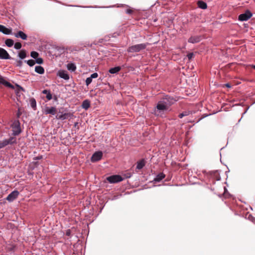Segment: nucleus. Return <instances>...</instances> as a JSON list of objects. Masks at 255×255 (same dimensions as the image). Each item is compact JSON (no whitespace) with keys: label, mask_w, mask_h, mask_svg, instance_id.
Masks as SVG:
<instances>
[{"label":"nucleus","mask_w":255,"mask_h":255,"mask_svg":"<svg viewBox=\"0 0 255 255\" xmlns=\"http://www.w3.org/2000/svg\"><path fill=\"white\" fill-rule=\"evenodd\" d=\"M25 62L27 63V64L29 66H33L35 63V61L33 60H25Z\"/></svg>","instance_id":"27"},{"label":"nucleus","mask_w":255,"mask_h":255,"mask_svg":"<svg viewBox=\"0 0 255 255\" xmlns=\"http://www.w3.org/2000/svg\"><path fill=\"white\" fill-rule=\"evenodd\" d=\"M0 84H2L6 87L13 88L14 87L9 82L5 81L2 77L0 76Z\"/></svg>","instance_id":"15"},{"label":"nucleus","mask_w":255,"mask_h":255,"mask_svg":"<svg viewBox=\"0 0 255 255\" xmlns=\"http://www.w3.org/2000/svg\"><path fill=\"white\" fill-rule=\"evenodd\" d=\"M103 156V153L101 151H97L95 152L92 157L91 161L92 162H96L100 160Z\"/></svg>","instance_id":"8"},{"label":"nucleus","mask_w":255,"mask_h":255,"mask_svg":"<svg viewBox=\"0 0 255 255\" xmlns=\"http://www.w3.org/2000/svg\"><path fill=\"white\" fill-rule=\"evenodd\" d=\"M67 68L68 70L73 72L76 69V65L73 63H69L67 65Z\"/></svg>","instance_id":"18"},{"label":"nucleus","mask_w":255,"mask_h":255,"mask_svg":"<svg viewBox=\"0 0 255 255\" xmlns=\"http://www.w3.org/2000/svg\"><path fill=\"white\" fill-rule=\"evenodd\" d=\"M107 180L111 183H115L122 181L123 178L120 175H115L107 177Z\"/></svg>","instance_id":"5"},{"label":"nucleus","mask_w":255,"mask_h":255,"mask_svg":"<svg viewBox=\"0 0 255 255\" xmlns=\"http://www.w3.org/2000/svg\"><path fill=\"white\" fill-rule=\"evenodd\" d=\"M22 65V62L20 60L17 61L16 66L18 67H21Z\"/></svg>","instance_id":"37"},{"label":"nucleus","mask_w":255,"mask_h":255,"mask_svg":"<svg viewBox=\"0 0 255 255\" xmlns=\"http://www.w3.org/2000/svg\"><path fill=\"white\" fill-rule=\"evenodd\" d=\"M187 113L184 112V113L179 114V117L180 118H182L183 117L187 116Z\"/></svg>","instance_id":"35"},{"label":"nucleus","mask_w":255,"mask_h":255,"mask_svg":"<svg viewBox=\"0 0 255 255\" xmlns=\"http://www.w3.org/2000/svg\"><path fill=\"white\" fill-rule=\"evenodd\" d=\"M132 12V10L131 9H128L127 10H126V12L128 14H131Z\"/></svg>","instance_id":"38"},{"label":"nucleus","mask_w":255,"mask_h":255,"mask_svg":"<svg viewBox=\"0 0 255 255\" xmlns=\"http://www.w3.org/2000/svg\"><path fill=\"white\" fill-rule=\"evenodd\" d=\"M10 57L7 52L4 49L0 47V59H9Z\"/></svg>","instance_id":"9"},{"label":"nucleus","mask_w":255,"mask_h":255,"mask_svg":"<svg viewBox=\"0 0 255 255\" xmlns=\"http://www.w3.org/2000/svg\"><path fill=\"white\" fill-rule=\"evenodd\" d=\"M121 70L120 67H116L114 68H111L109 70V72L111 74H115L118 73Z\"/></svg>","instance_id":"21"},{"label":"nucleus","mask_w":255,"mask_h":255,"mask_svg":"<svg viewBox=\"0 0 255 255\" xmlns=\"http://www.w3.org/2000/svg\"><path fill=\"white\" fill-rule=\"evenodd\" d=\"M15 37L17 38H21L23 40H26L27 39V35L21 31H19L17 33H14Z\"/></svg>","instance_id":"12"},{"label":"nucleus","mask_w":255,"mask_h":255,"mask_svg":"<svg viewBox=\"0 0 255 255\" xmlns=\"http://www.w3.org/2000/svg\"><path fill=\"white\" fill-rule=\"evenodd\" d=\"M44 113L46 115L51 114L52 115H55L57 112V109L55 107H46L44 109Z\"/></svg>","instance_id":"7"},{"label":"nucleus","mask_w":255,"mask_h":255,"mask_svg":"<svg viewBox=\"0 0 255 255\" xmlns=\"http://www.w3.org/2000/svg\"><path fill=\"white\" fill-rule=\"evenodd\" d=\"M90 106V101L88 100H84L82 105V107L85 109L87 110Z\"/></svg>","instance_id":"17"},{"label":"nucleus","mask_w":255,"mask_h":255,"mask_svg":"<svg viewBox=\"0 0 255 255\" xmlns=\"http://www.w3.org/2000/svg\"><path fill=\"white\" fill-rule=\"evenodd\" d=\"M16 142V138L14 137H11L8 139L0 140V149L6 146L8 144H13Z\"/></svg>","instance_id":"3"},{"label":"nucleus","mask_w":255,"mask_h":255,"mask_svg":"<svg viewBox=\"0 0 255 255\" xmlns=\"http://www.w3.org/2000/svg\"><path fill=\"white\" fill-rule=\"evenodd\" d=\"M66 234V235L70 236V230L67 231Z\"/></svg>","instance_id":"39"},{"label":"nucleus","mask_w":255,"mask_h":255,"mask_svg":"<svg viewBox=\"0 0 255 255\" xmlns=\"http://www.w3.org/2000/svg\"><path fill=\"white\" fill-rule=\"evenodd\" d=\"M58 75L60 78L65 80H68L69 79V76L67 74V72L65 71H59L58 72Z\"/></svg>","instance_id":"14"},{"label":"nucleus","mask_w":255,"mask_h":255,"mask_svg":"<svg viewBox=\"0 0 255 255\" xmlns=\"http://www.w3.org/2000/svg\"><path fill=\"white\" fill-rule=\"evenodd\" d=\"M13 134L17 135L21 132L20 123L18 121H15L11 125Z\"/></svg>","instance_id":"4"},{"label":"nucleus","mask_w":255,"mask_h":255,"mask_svg":"<svg viewBox=\"0 0 255 255\" xmlns=\"http://www.w3.org/2000/svg\"><path fill=\"white\" fill-rule=\"evenodd\" d=\"M92 81V79H91V78L90 77L87 78L86 80V85L88 86L91 83Z\"/></svg>","instance_id":"31"},{"label":"nucleus","mask_w":255,"mask_h":255,"mask_svg":"<svg viewBox=\"0 0 255 255\" xmlns=\"http://www.w3.org/2000/svg\"><path fill=\"white\" fill-rule=\"evenodd\" d=\"M19 116V113H18V117Z\"/></svg>","instance_id":"41"},{"label":"nucleus","mask_w":255,"mask_h":255,"mask_svg":"<svg viewBox=\"0 0 255 255\" xmlns=\"http://www.w3.org/2000/svg\"><path fill=\"white\" fill-rule=\"evenodd\" d=\"M98 76V75L97 73H94L91 75L90 77L91 78V79H93V78H97Z\"/></svg>","instance_id":"33"},{"label":"nucleus","mask_w":255,"mask_h":255,"mask_svg":"<svg viewBox=\"0 0 255 255\" xmlns=\"http://www.w3.org/2000/svg\"><path fill=\"white\" fill-rule=\"evenodd\" d=\"M42 93L44 94H46V98L48 100H50L52 99V95L50 93V92L49 91H48L47 90H44L43 91H42Z\"/></svg>","instance_id":"20"},{"label":"nucleus","mask_w":255,"mask_h":255,"mask_svg":"<svg viewBox=\"0 0 255 255\" xmlns=\"http://www.w3.org/2000/svg\"><path fill=\"white\" fill-rule=\"evenodd\" d=\"M201 40V37L200 36H192L189 38L188 42L191 43H196L200 42Z\"/></svg>","instance_id":"11"},{"label":"nucleus","mask_w":255,"mask_h":255,"mask_svg":"<svg viewBox=\"0 0 255 255\" xmlns=\"http://www.w3.org/2000/svg\"><path fill=\"white\" fill-rule=\"evenodd\" d=\"M30 105H31V107L34 109L35 108H36V101L35 100V99H31L30 100Z\"/></svg>","instance_id":"28"},{"label":"nucleus","mask_w":255,"mask_h":255,"mask_svg":"<svg viewBox=\"0 0 255 255\" xmlns=\"http://www.w3.org/2000/svg\"><path fill=\"white\" fill-rule=\"evenodd\" d=\"M193 55H194V54H193V53H189V54L187 55V57H188V59H189V60L193 58Z\"/></svg>","instance_id":"34"},{"label":"nucleus","mask_w":255,"mask_h":255,"mask_svg":"<svg viewBox=\"0 0 255 255\" xmlns=\"http://www.w3.org/2000/svg\"><path fill=\"white\" fill-rule=\"evenodd\" d=\"M226 86L227 87H229V88L231 87V86H230V85L229 84H226Z\"/></svg>","instance_id":"40"},{"label":"nucleus","mask_w":255,"mask_h":255,"mask_svg":"<svg viewBox=\"0 0 255 255\" xmlns=\"http://www.w3.org/2000/svg\"><path fill=\"white\" fill-rule=\"evenodd\" d=\"M254 67L255 68V65L254 66Z\"/></svg>","instance_id":"42"},{"label":"nucleus","mask_w":255,"mask_h":255,"mask_svg":"<svg viewBox=\"0 0 255 255\" xmlns=\"http://www.w3.org/2000/svg\"><path fill=\"white\" fill-rule=\"evenodd\" d=\"M169 105L165 100L158 102L154 111V114L157 116H162L164 112L168 110Z\"/></svg>","instance_id":"1"},{"label":"nucleus","mask_w":255,"mask_h":255,"mask_svg":"<svg viewBox=\"0 0 255 255\" xmlns=\"http://www.w3.org/2000/svg\"><path fill=\"white\" fill-rule=\"evenodd\" d=\"M146 44L145 43L136 44L130 46L128 48V52H138L141 50L144 49L146 48Z\"/></svg>","instance_id":"2"},{"label":"nucleus","mask_w":255,"mask_h":255,"mask_svg":"<svg viewBox=\"0 0 255 255\" xmlns=\"http://www.w3.org/2000/svg\"><path fill=\"white\" fill-rule=\"evenodd\" d=\"M164 177H165L164 174L162 173H160L156 176V177L154 178V181L155 182H159L160 180L163 179Z\"/></svg>","instance_id":"19"},{"label":"nucleus","mask_w":255,"mask_h":255,"mask_svg":"<svg viewBox=\"0 0 255 255\" xmlns=\"http://www.w3.org/2000/svg\"><path fill=\"white\" fill-rule=\"evenodd\" d=\"M252 16V13L249 10L246 11L245 13L241 14L239 16V19L240 21L248 20Z\"/></svg>","instance_id":"6"},{"label":"nucleus","mask_w":255,"mask_h":255,"mask_svg":"<svg viewBox=\"0 0 255 255\" xmlns=\"http://www.w3.org/2000/svg\"><path fill=\"white\" fill-rule=\"evenodd\" d=\"M38 53L36 51H32L31 52V56L34 59H36L38 56Z\"/></svg>","instance_id":"29"},{"label":"nucleus","mask_w":255,"mask_h":255,"mask_svg":"<svg viewBox=\"0 0 255 255\" xmlns=\"http://www.w3.org/2000/svg\"><path fill=\"white\" fill-rule=\"evenodd\" d=\"M21 47V44L19 42H16L14 44V48L16 49H19Z\"/></svg>","instance_id":"30"},{"label":"nucleus","mask_w":255,"mask_h":255,"mask_svg":"<svg viewBox=\"0 0 255 255\" xmlns=\"http://www.w3.org/2000/svg\"><path fill=\"white\" fill-rule=\"evenodd\" d=\"M0 32L5 34H10L11 33V30L5 26L0 24Z\"/></svg>","instance_id":"13"},{"label":"nucleus","mask_w":255,"mask_h":255,"mask_svg":"<svg viewBox=\"0 0 255 255\" xmlns=\"http://www.w3.org/2000/svg\"><path fill=\"white\" fill-rule=\"evenodd\" d=\"M18 194L19 193L18 191H14L7 196L6 199L8 201H12L17 197Z\"/></svg>","instance_id":"10"},{"label":"nucleus","mask_w":255,"mask_h":255,"mask_svg":"<svg viewBox=\"0 0 255 255\" xmlns=\"http://www.w3.org/2000/svg\"><path fill=\"white\" fill-rule=\"evenodd\" d=\"M69 114L68 113H65L64 114L61 115L58 117L57 116V119L60 120H65L68 118Z\"/></svg>","instance_id":"25"},{"label":"nucleus","mask_w":255,"mask_h":255,"mask_svg":"<svg viewBox=\"0 0 255 255\" xmlns=\"http://www.w3.org/2000/svg\"><path fill=\"white\" fill-rule=\"evenodd\" d=\"M248 219L251 221H254L255 218L254 217H253L251 215H249L247 217Z\"/></svg>","instance_id":"36"},{"label":"nucleus","mask_w":255,"mask_h":255,"mask_svg":"<svg viewBox=\"0 0 255 255\" xmlns=\"http://www.w3.org/2000/svg\"><path fill=\"white\" fill-rule=\"evenodd\" d=\"M144 165V163L143 161H140L138 162L137 164L136 168L138 169H141Z\"/></svg>","instance_id":"26"},{"label":"nucleus","mask_w":255,"mask_h":255,"mask_svg":"<svg viewBox=\"0 0 255 255\" xmlns=\"http://www.w3.org/2000/svg\"><path fill=\"white\" fill-rule=\"evenodd\" d=\"M18 56L21 59H23L26 57V52L24 50H21L18 53Z\"/></svg>","instance_id":"23"},{"label":"nucleus","mask_w":255,"mask_h":255,"mask_svg":"<svg viewBox=\"0 0 255 255\" xmlns=\"http://www.w3.org/2000/svg\"><path fill=\"white\" fill-rule=\"evenodd\" d=\"M199 7L202 9H206L207 8V4L203 1H199L198 2Z\"/></svg>","instance_id":"22"},{"label":"nucleus","mask_w":255,"mask_h":255,"mask_svg":"<svg viewBox=\"0 0 255 255\" xmlns=\"http://www.w3.org/2000/svg\"><path fill=\"white\" fill-rule=\"evenodd\" d=\"M35 71L39 74H43L44 73V69L41 66H36L35 67Z\"/></svg>","instance_id":"16"},{"label":"nucleus","mask_w":255,"mask_h":255,"mask_svg":"<svg viewBox=\"0 0 255 255\" xmlns=\"http://www.w3.org/2000/svg\"><path fill=\"white\" fill-rule=\"evenodd\" d=\"M5 44L9 47L12 46L14 44V41L11 39H7L5 41Z\"/></svg>","instance_id":"24"},{"label":"nucleus","mask_w":255,"mask_h":255,"mask_svg":"<svg viewBox=\"0 0 255 255\" xmlns=\"http://www.w3.org/2000/svg\"><path fill=\"white\" fill-rule=\"evenodd\" d=\"M36 63L39 64H41L43 63V59L41 58H37L35 61Z\"/></svg>","instance_id":"32"}]
</instances>
